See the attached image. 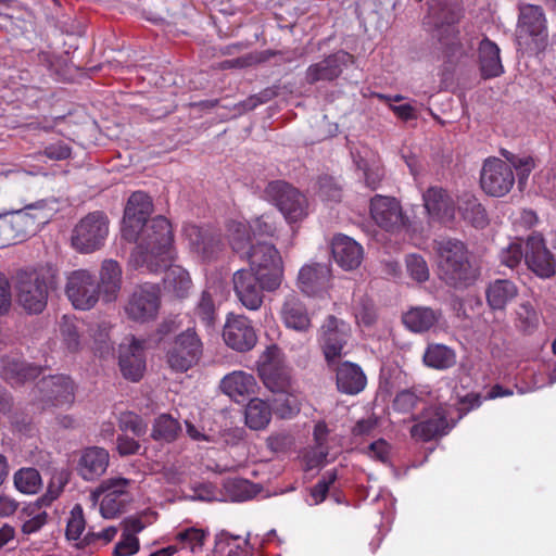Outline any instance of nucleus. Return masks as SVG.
Segmentation results:
<instances>
[{
    "instance_id": "nucleus-1",
    "label": "nucleus",
    "mask_w": 556,
    "mask_h": 556,
    "mask_svg": "<svg viewBox=\"0 0 556 556\" xmlns=\"http://www.w3.org/2000/svg\"><path fill=\"white\" fill-rule=\"evenodd\" d=\"M173 241L172 226L165 217L150 219L139 230L130 263L134 267L146 268L150 273L162 271L175 260Z\"/></svg>"
},
{
    "instance_id": "nucleus-2",
    "label": "nucleus",
    "mask_w": 556,
    "mask_h": 556,
    "mask_svg": "<svg viewBox=\"0 0 556 556\" xmlns=\"http://www.w3.org/2000/svg\"><path fill=\"white\" fill-rule=\"evenodd\" d=\"M433 250L437 254L438 277L446 286L464 290L477 281L480 271L470 261L464 242L451 238L434 240Z\"/></svg>"
},
{
    "instance_id": "nucleus-3",
    "label": "nucleus",
    "mask_w": 556,
    "mask_h": 556,
    "mask_svg": "<svg viewBox=\"0 0 556 556\" xmlns=\"http://www.w3.org/2000/svg\"><path fill=\"white\" fill-rule=\"evenodd\" d=\"M59 271L52 265L24 268L14 276L17 303L29 314H40L47 306L50 291L55 290Z\"/></svg>"
},
{
    "instance_id": "nucleus-4",
    "label": "nucleus",
    "mask_w": 556,
    "mask_h": 556,
    "mask_svg": "<svg viewBox=\"0 0 556 556\" xmlns=\"http://www.w3.org/2000/svg\"><path fill=\"white\" fill-rule=\"evenodd\" d=\"M46 201L26 205L22 210L0 213V245L7 247L23 241L35 233L39 225L49 220Z\"/></svg>"
},
{
    "instance_id": "nucleus-5",
    "label": "nucleus",
    "mask_w": 556,
    "mask_h": 556,
    "mask_svg": "<svg viewBox=\"0 0 556 556\" xmlns=\"http://www.w3.org/2000/svg\"><path fill=\"white\" fill-rule=\"evenodd\" d=\"M464 15L459 0H430L424 24L432 38L444 46L456 43L459 30L457 24Z\"/></svg>"
},
{
    "instance_id": "nucleus-6",
    "label": "nucleus",
    "mask_w": 556,
    "mask_h": 556,
    "mask_svg": "<svg viewBox=\"0 0 556 556\" xmlns=\"http://www.w3.org/2000/svg\"><path fill=\"white\" fill-rule=\"evenodd\" d=\"M244 257L250 265L248 270L258 275L260 282L267 291H275L280 287L283 278V263L274 244L260 241L251 245Z\"/></svg>"
},
{
    "instance_id": "nucleus-7",
    "label": "nucleus",
    "mask_w": 556,
    "mask_h": 556,
    "mask_svg": "<svg viewBox=\"0 0 556 556\" xmlns=\"http://www.w3.org/2000/svg\"><path fill=\"white\" fill-rule=\"evenodd\" d=\"M257 371L264 386L273 393L292 391L291 370L281 350L271 344L260 355Z\"/></svg>"
},
{
    "instance_id": "nucleus-8",
    "label": "nucleus",
    "mask_w": 556,
    "mask_h": 556,
    "mask_svg": "<svg viewBox=\"0 0 556 556\" xmlns=\"http://www.w3.org/2000/svg\"><path fill=\"white\" fill-rule=\"evenodd\" d=\"M161 307V290L155 283L136 286L123 306L126 317L135 323L146 324L157 318Z\"/></svg>"
},
{
    "instance_id": "nucleus-9",
    "label": "nucleus",
    "mask_w": 556,
    "mask_h": 556,
    "mask_svg": "<svg viewBox=\"0 0 556 556\" xmlns=\"http://www.w3.org/2000/svg\"><path fill=\"white\" fill-rule=\"evenodd\" d=\"M265 194L290 224L301 222L308 215L306 197L286 181H270L265 188Z\"/></svg>"
},
{
    "instance_id": "nucleus-10",
    "label": "nucleus",
    "mask_w": 556,
    "mask_h": 556,
    "mask_svg": "<svg viewBox=\"0 0 556 556\" xmlns=\"http://www.w3.org/2000/svg\"><path fill=\"white\" fill-rule=\"evenodd\" d=\"M109 235V219L96 211L83 217L72 231V245L80 253H92L104 244Z\"/></svg>"
},
{
    "instance_id": "nucleus-11",
    "label": "nucleus",
    "mask_w": 556,
    "mask_h": 556,
    "mask_svg": "<svg viewBox=\"0 0 556 556\" xmlns=\"http://www.w3.org/2000/svg\"><path fill=\"white\" fill-rule=\"evenodd\" d=\"M129 484L130 481L126 478H109L91 491L90 500L93 505L100 502L102 517L112 519L125 510L129 502Z\"/></svg>"
},
{
    "instance_id": "nucleus-12",
    "label": "nucleus",
    "mask_w": 556,
    "mask_h": 556,
    "mask_svg": "<svg viewBox=\"0 0 556 556\" xmlns=\"http://www.w3.org/2000/svg\"><path fill=\"white\" fill-rule=\"evenodd\" d=\"M65 294L77 309L87 311L100 299V286L96 275L87 269H76L66 277Z\"/></svg>"
},
{
    "instance_id": "nucleus-13",
    "label": "nucleus",
    "mask_w": 556,
    "mask_h": 556,
    "mask_svg": "<svg viewBox=\"0 0 556 556\" xmlns=\"http://www.w3.org/2000/svg\"><path fill=\"white\" fill-rule=\"evenodd\" d=\"M351 326L343 319L329 315L319 328L318 342L329 366L342 356L351 337Z\"/></svg>"
},
{
    "instance_id": "nucleus-14",
    "label": "nucleus",
    "mask_w": 556,
    "mask_h": 556,
    "mask_svg": "<svg viewBox=\"0 0 556 556\" xmlns=\"http://www.w3.org/2000/svg\"><path fill=\"white\" fill-rule=\"evenodd\" d=\"M514 185V172L505 161L498 157H489L483 162L480 172V186L488 195L504 197Z\"/></svg>"
},
{
    "instance_id": "nucleus-15",
    "label": "nucleus",
    "mask_w": 556,
    "mask_h": 556,
    "mask_svg": "<svg viewBox=\"0 0 556 556\" xmlns=\"http://www.w3.org/2000/svg\"><path fill=\"white\" fill-rule=\"evenodd\" d=\"M202 355V342L193 329L178 334L167 352V363L176 371H187Z\"/></svg>"
},
{
    "instance_id": "nucleus-16",
    "label": "nucleus",
    "mask_w": 556,
    "mask_h": 556,
    "mask_svg": "<svg viewBox=\"0 0 556 556\" xmlns=\"http://www.w3.org/2000/svg\"><path fill=\"white\" fill-rule=\"evenodd\" d=\"M153 212L152 199L142 191L134 192L126 204L123 217L122 236L132 242L137 240L139 230L148 224V217Z\"/></svg>"
},
{
    "instance_id": "nucleus-17",
    "label": "nucleus",
    "mask_w": 556,
    "mask_h": 556,
    "mask_svg": "<svg viewBox=\"0 0 556 556\" xmlns=\"http://www.w3.org/2000/svg\"><path fill=\"white\" fill-rule=\"evenodd\" d=\"M370 215L386 231L395 232L405 226V216L400 202L393 197L376 194L370 200Z\"/></svg>"
},
{
    "instance_id": "nucleus-18",
    "label": "nucleus",
    "mask_w": 556,
    "mask_h": 556,
    "mask_svg": "<svg viewBox=\"0 0 556 556\" xmlns=\"http://www.w3.org/2000/svg\"><path fill=\"white\" fill-rule=\"evenodd\" d=\"M223 338L229 348L238 352H248L257 342L255 329L251 321L242 315L230 314L227 317L223 329Z\"/></svg>"
},
{
    "instance_id": "nucleus-19",
    "label": "nucleus",
    "mask_w": 556,
    "mask_h": 556,
    "mask_svg": "<svg viewBox=\"0 0 556 556\" xmlns=\"http://www.w3.org/2000/svg\"><path fill=\"white\" fill-rule=\"evenodd\" d=\"M233 290L241 304L250 309L257 311L264 301L266 288L260 282L258 275L248 269H239L232 276Z\"/></svg>"
},
{
    "instance_id": "nucleus-20",
    "label": "nucleus",
    "mask_w": 556,
    "mask_h": 556,
    "mask_svg": "<svg viewBox=\"0 0 556 556\" xmlns=\"http://www.w3.org/2000/svg\"><path fill=\"white\" fill-rule=\"evenodd\" d=\"M525 262L539 277L549 278L555 274L554 256L547 250L541 235H533L527 239Z\"/></svg>"
},
{
    "instance_id": "nucleus-21",
    "label": "nucleus",
    "mask_w": 556,
    "mask_h": 556,
    "mask_svg": "<svg viewBox=\"0 0 556 556\" xmlns=\"http://www.w3.org/2000/svg\"><path fill=\"white\" fill-rule=\"evenodd\" d=\"M352 55L344 51H337L323 60L311 64L305 72V80L309 85L319 81H332L343 72Z\"/></svg>"
},
{
    "instance_id": "nucleus-22",
    "label": "nucleus",
    "mask_w": 556,
    "mask_h": 556,
    "mask_svg": "<svg viewBox=\"0 0 556 556\" xmlns=\"http://www.w3.org/2000/svg\"><path fill=\"white\" fill-rule=\"evenodd\" d=\"M119 367L123 376L139 381L146 369L144 341L131 338L129 344L119 346Z\"/></svg>"
},
{
    "instance_id": "nucleus-23",
    "label": "nucleus",
    "mask_w": 556,
    "mask_h": 556,
    "mask_svg": "<svg viewBox=\"0 0 556 556\" xmlns=\"http://www.w3.org/2000/svg\"><path fill=\"white\" fill-rule=\"evenodd\" d=\"M109 464L110 454L104 447L89 446L80 452L77 472L85 481H96L106 472Z\"/></svg>"
},
{
    "instance_id": "nucleus-24",
    "label": "nucleus",
    "mask_w": 556,
    "mask_h": 556,
    "mask_svg": "<svg viewBox=\"0 0 556 556\" xmlns=\"http://www.w3.org/2000/svg\"><path fill=\"white\" fill-rule=\"evenodd\" d=\"M37 388L42 399L55 406L70 404L74 400V383L64 375L43 377L37 383Z\"/></svg>"
},
{
    "instance_id": "nucleus-25",
    "label": "nucleus",
    "mask_w": 556,
    "mask_h": 556,
    "mask_svg": "<svg viewBox=\"0 0 556 556\" xmlns=\"http://www.w3.org/2000/svg\"><path fill=\"white\" fill-rule=\"evenodd\" d=\"M330 277L331 269L328 264H306L299 271L298 285L303 293L313 296L328 288Z\"/></svg>"
},
{
    "instance_id": "nucleus-26",
    "label": "nucleus",
    "mask_w": 556,
    "mask_h": 556,
    "mask_svg": "<svg viewBox=\"0 0 556 556\" xmlns=\"http://www.w3.org/2000/svg\"><path fill=\"white\" fill-rule=\"evenodd\" d=\"M281 319L287 328L306 332L312 327V320L305 304L294 292L286 295L281 311Z\"/></svg>"
},
{
    "instance_id": "nucleus-27",
    "label": "nucleus",
    "mask_w": 556,
    "mask_h": 556,
    "mask_svg": "<svg viewBox=\"0 0 556 556\" xmlns=\"http://www.w3.org/2000/svg\"><path fill=\"white\" fill-rule=\"evenodd\" d=\"M443 319L441 308L414 306L402 315L404 326L414 333H425L434 329Z\"/></svg>"
},
{
    "instance_id": "nucleus-28",
    "label": "nucleus",
    "mask_w": 556,
    "mask_h": 556,
    "mask_svg": "<svg viewBox=\"0 0 556 556\" xmlns=\"http://www.w3.org/2000/svg\"><path fill=\"white\" fill-rule=\"evenodd\" d=\"M331 251L334 261L346 270L357 268L363 261L364 251L362 245L344 235L333 237Z\"/></svg>"
},
{
    "instance_id": "nucleus-29",
    "label": "nucleus",
    "mask_w": 556,
    "mask_h": 556,
    "mask_svg": "<svg viewBox=\"0 0 556 556\" xmlns=\"http://www.w3.org/2000/svg\"><path fill=\"white\" fill-rule=\"evenodd\" d=\"M448 428L445 412L442 408H432L426 412L425 419L414 425L410 435L424 442L444 435Z\"/></svg>"
},
{
    "instance_id": "nucleus-30",
    "label": "nucleus",
    "mask_w": 556,
    "mask_h": 556,
    "mask_svg": "<svg viewBox=\"0 0 556 556\" xmlns=\"http://www.w3.org/2000/svg\"><path fill=\"white\" fill-rule=\"evenodd\" d=\"M424 205L428 214L439 219H451L455 213L453 199L447 191L439 186L429 187L422 194Z\"/></svg>"
},
{
    "instance_id": "nucleus-31",
    "label": "nucleus",
    "mask_w": 556,
    "mask_h": 556,
    "mask_svg": "<svg viewBox=\"0 0 556 556\" xmlns=\"http://www.w3.org/2000/svg\"><path fill=\"white\" fill-rule=\"evenodd\" d=\"M338 390L354 395L362 392L367 383L363 369L355 363L343 362L336 368Z\"/></svg>"
},
{
    "instance_id": "nucleus-32",
    "label": "nucleus",
    "mask_w": 556,
    "mask_h": 556,
    "mask_svg": "<svg viewBox=\"0 0 556 556\" xmlns=\"http://www.w3.org/2000/svg\"><path fill=\"white\" fill-rule=\"evenodd\" d=\"M498 46L484 37L478 47V58L481 77L490 79L498 77L504 73Z\"/></svg>"
},
{
    "instance_id": "nucleus-33",
    "label": "nucleus",
    "mask_w": 556,
    "mask_h": 556,
    "mask_svg": "<svg viewBox=\"0 0 556 556\" xmlns=\"http://www.w3.org/2000/svg\"><path fill=\"white\" fill-rule=\"evenodd\" d=\"M98 282L103 301L106 303L115 301L122 287V268L119 264L114 260L103 261Z\"/></svg>"
},
{
    "instance_id": "nucleus-34",
    "label": "nucleus",
    "mask_w": 556,
    "mask_h": 556,
    "mask_svg": "<svg viewBox=\"0 0 556 556\" xmlns=\"http://www.w3.org/2000/svg\"><path fill=\"white\" fill-rule=\"evenodd\" d=\"M255 386V378L244 371H233L220 381L222 391L236 402H240L253 393Z\"/></svg>"
},
{
    "instance_id": "nucleus-35",
    "label": "nucleus",
    "mask_w": 556,
    "mask_h": 556,
    "mask_svg": "<svg viewBox=\"0 0 556 556\" xmlns=\"http://www.w3.org/2000/svg\"><path fill=\"white\" fill-rule=\"evenodd\" d=\"M163 278L164 289L177 299H185L192 289V280L189 273L178 265L169 264Z\"/></svg>"
},
{
    "instance_id": "nucleus-36",
    "label": "nucleus",
    "mask_w": 556,
    "mask_h": 556,
    "mask_svg": "<svg viewBox=\"0 0 556 556\" xmlns=\"http://www.w3.org/2000/svg\"><path fill=\"white\" fill-rule=\"evenodd\" d=\"M517 294L516 285L508 279H496L485 290L486 301L492 309H504Z\"/></svg>"
},
{
    "instance_id": "nucleus-37",
    "label": "nucleus",
    "mask_w": 556,
    "mask_h": 556,
    "mask_svg": "<svg viewBox=\"0 0 556 556\" xmlns=\"http://www.w3.org/2000/svg\"><path fill=\"white\" fill-rule=\"evenodd\" d=\"M424 364L432 369L446 370L455 366L456 352L441 343H429L422 356Z\"/></svg>"
},
{
    "instance_id": "nucleus-38",
    "label": "nucleus",
    "mask_w": 556,
    "mask_h": 556,
    "mask_svg": "<svg viewBox=\"0 0 556 556\" xmlns=\"http://www.w3.org/2000/svg\"><path fill=\"white\" fill-rule=\"evenodd\" d=\"M545 30V18L540 7L527 5L521 9L518 22V37L540 36Z\"/></svg>"
},
{
    "instance_id": "nucleus-39",
    "label": "nucleus",
    "mask_w": 556,
    "mask_h": 556,
    "mask_svg": "<svg viewBox=\"0 0 556 556\" xmlns=\"http://www.w3.org/2000/svg\"><path fill=\"white\" fill-rule=\"evenodd\" d=\"M458 211L463 218L476 228L488 225V214L475 194L465 192L458 198Z\"/></svg>"
},
{
    "instance_id": "nucleus-40",
    "label": "nucleus",
    "mask_w": 556,
    "mask_h": 556,
    "mask_svg": "<svg viewBox=\"0 0 556 556\" xmlns=\"http://www.w3.org/2000/svg\"><path fill=\"white\" fill-rule=\"evenodd\" d=\"M41 374V368L31 364L17 361H3L2 376L11 383H24L36 379Z\"/></svg>"
},
{
    "instance_id": "nucleus-41",
    "label": "nucleus",
    "mask_w": 556,
    "mask_h": 556,
    "mask_svg": "<svg viewBox=\"0 0 556 556\" xmlns=\"http://www.w3.org/2000/svg\"><path fill=\"white\" fill-rule=\"evenodd\" d=\"M180 431L181 427L177 419L162 414L154 419L151 438L157 442L170 443L178 438Z\"/></svg>"
},
{
    "instance_id": "nucleus-42",
    "label": "nucleus",
    "mask_w": 556,
    "mask_h": 556,
    "mask_svg": "<svg viewBox=\"0 0 556 556\" xmlns=\"http://www.w3.org/2000/svg\"><path fill=\"white\" fill-rule=\"evenodd\" d=\"M271 409L269 405L260 400L252 399L245 408V424L253 430L264 429L270 421Z\"/></svg>"
},
{
    "instance_id": "nucleus-43",
    "label": "nucleus",
    "mask_w": 556,
    "mask_h": 556,
    "mask_svg": "<svg viewBox=\"0 0 556 556\" xmlns=\"http://www.w3.org/2000/svg\"><path fill=\"white\" fill-rule=\"evenodd\" d=\"M16 489L25 494H35L42 485L40 473L37 469L27 467L21 468L14 473Z\"/></svg>"
},
{
    "instance_id": "nucleus-44",
    "label": "nucleus",
    "mask_w": 556,
    "mask_h": 556,
    "mask_svg": "<svg viewBox=\"0 0 556 556\" xmlns=\"http://www.w3.org/2000/svg\"><path fill=\"white\" fill-rule=\"evenodd\" d=\"M250 228L240 222H231L229 224V240L232 250L244 257L251 245Z\"/></svg>"
},
{
    "instance_id": "nucleus-45",
    "label": "nucleus",
    "mask_w": 556,
    "mask_h": 556,
    "mask_svg": "<svg viewBox=\"0 0 556 556\" xmlns=\"http://www.w3.org/2000/svg\"><path fill=\"white\" fill-rule=\"evenodd\" d=\"M193 315L205 327H212L216 320V305L210 290L205 289L194 306Z\"/></svg>"
},
{
    "instance_id": "nucleus-46",
    "label": "nucleus",
    "mask_w": 556,
    "mask_h": 556,
    "mask_svg": "<svg viewBox=\"0 0 556 556\" xmlns=\"http://www.w3.org/2000/svg\"><path fill=\"white\" fill-rule=\"evenodd\" d=\"M501 154L506 159V163L516 169L518 176V185L522 186L528 179L530 173L535 167V161L529 155H517L507 150H501Z\"/></svg>"
},
{
    "instance_id": "nucleus-47",
    "label": "nucleus",
    "mask_w": 556,
    "mask_h": 556,
    "mask_svg": "<svg viewBox=\"0 0 556 556\" xmlns=\"http://www.w3.org/2000/svg\"><path fill=\"white\" fill-rule=\"evenodd\" d=\"M71 478V472L66 468L61 469H54L52 472L48 491L47 493L41 497V502L46 504H50L52 501L59 497V495L62 493L64 486L68 483Z\"/></svg>"
},
{
    "instance_id": "nucleus-48",
    "label": "nucleus",
    "mask_w": 556,
    "mask_h": 556,
    "mask_svg": "<svg viewBox=\"0 0 556 556\" xmlns=\"http://www.w3.org/2000/svg\"><path fill=\"white\" fill-rule=\"evenodd\" d=\"M539 324V317L530 303H522L516 309V327L525 332H532Z\"/></svg>"
},
{
    "instance_id": "nucleus-49",
    "label": "nucleus",
    "mask_w": 556,
    "mask_h": 556,
    "mask_svg": "<svg viewBox=\"0 0 556 556\" xmlns=\"http://www.w3.org/2000/svg\"><path fill=\"white\" fill-rule=\"evenodd\" d=\"M277 394L278 397L274 400V410L279 417L291 418L300 412V402L292 391Z\"/></svg>"
},
{
    "instance_id": "nucleus-50",
    "label": "nucleus",
    "mask_w": 556,
    "mask_h": 556,
    "mask_svg": "<svg viewBox=\"0 0 556 556\" xmlns=\"http://www.w3.org/2000/svg\"><path fill=\"white\" fill-rule=\"evenodd\" d=\"M118 428L123 432H131L137 437H142L147 433L148 425L144 420L132 412H123L117 418Z\"/></svg>"
},
{
    "instance_id": "nucleus-51",
    "label": "nucleus",
    "mask_w": 556,
    "mask_h": 556,
    "mask_svg": "<svg viewBox=\"0 0 556 556\" xmlns=\"http://www.w3.org/2000/svg\"><path fill=\"white\" fill-rule=\"evenodd\" d=\"M60 331L63 344L70 352L76 353L83 348L80 333L77 326L72 320L63 317V320L60 325Z\"/></svg>"
},
{
    "instance_id": "nucleus-52",
    "label": "nucleus",
    "mask_w": 556,
    "mask_h": 556,
    "mask_svg": "<svg viewBox=\"0 0 556 556\" xmlns=\"http://www.w3.org/2000/svg\"><path fill=\"white\" fill-rule=\"evenodd\" d=\"M318 195L324 201L340 202L342 199V186L331 176H321L318 179Z\"/></svg>"
},
{
    "instance_id": "nucleus-53",
    "label": "nucleus",
    "mask_w": 556,
    "mask_h": 556,
    "mask_svg": "<svg viewBox=\"0 0 556 556\" xmlns=\"http://www.w3.org/2000/svg\"><path fill=\"white\" fill-rule=\"evenodd\" d=\"M407 273L417 282H425L429 279L430 271L427 262L421 255L409 254L405 260Z\"/></svg>"
},
{
    "instance_id": "nucleus-54",
    "label": "nucleus",
    "mask_w": 556,
    "mask_h": 556,
    "mask_svg": "<svg viewBox=\"0 0 556 556\" xmlns=\"http://www.w3.org/2000/svg\"><path fill=\"white\" fill-rule=\"evenodd\" d=\"M39 507L37 505H29L23 509V514L27 516H31L28 520L24 521L22 526V531L24 534H31L39 531L47 522V513L38 511Z\"/></svg>"
},
{
    "instance_id": "nucleus-55",
    "label": "nucleus",
    "mask_w": 556,
    "mask_h": 556,
    "mask_svg": "<svg viewBox=\"0 0 556 556\" xmlns=\"http://www.w3.org/2000/svg\"><path fill=\"white\" fill-rule=\"evenodd\" d=\"M85 526L86 521L84 518L83 507L77 504L72 508L70 518L67 520L66 538L74 541L80 539L85 530Z\"/></svg>"
},
{
    "instance_id": "nucleus-56",
    "label": "nucleus",
    "mask_w": 556,
    "mask_h": 556,
    "mask_svg": "<svg viewBox=\"0 0 556 556\" xmlns=\"http://www.w3.org/2000/svg\"><path fill=\"white\" fill-rule=\"evenodd\" d=\"M354 314L356 321L366 327L372 326L377 318L372 301L364 296L357 301L354 307Z\"/></svg>"
},
{
    "instance_id": "nucleus-57",
    "label": "nucleus",
    "mask_w": 556,
    "mask_h": 556,
    "mask_svg": "<svg viewBox=\"0 0 556 556\" xmlns=\"http://www.w3.org/2000/svg\"><path fill=\"white\" fill-rule=\"evenodd\" d=\"M208 532L203 529L188 528L177 534V540L190 545L192 553H197L204 545Z\"/></svg>"
},
{
    "instance_id": "nucleus-58",
    "label": "nucleus",
    "mask_w": 556,
    "mask_h": 556,
    "mask_svg": "<svg viewBox=\"0 0 556 556\" xmlns=\"http://www.w3.org/2000/svg\"><path fill=\"white\" fill-rule=\"evenodd\" d=\"M337 480L336 471H327L323 478L311 489V496L314 504H319L325 501L330 485Z\"/></svg>"
},
{
    "instance_id": "nucleus-59",
    "label": "nucleus",
    "mask_w": 556,
    "mask_h": 556,
    "mask_svg": "<svg viewBox=\"0 0 556 556\" xmlns=\"http://www.w3.org/2000/svg\"><path fill=\"white\" fill-rule=\"evenodd\" d=\"M254 485L245 479H235L228 484V490L232 494L235 501L243 502L250 500L254 495Z\"/></svg>"
},
{
    "instance_id": "nucleus-60",
    "label": "nucleus",
    "mask_w": 556,
    "mask_h": 556,
    "mask_svg": "<svg viewBox=\"0 0 556 556\" xmlns=\"http://www.w3.org/2000/svg\"><path fill=\"white\" fill-rule=\"evenodd\" d=\"M117 533V528L115 527H108L106 529H103L100 532H87L85 536L80 540V542L77 544L78 547H86L90 545H96L98 541H103L104 544L110 543L113 541Z\"/></svg>"
},
{
    "instance_id": "nucleus-61",
    "label": "nucleus",
    "mask_w": 556,
    "mask_h": 556,
    "mask_svg": "<svg viewBox=\"0 0 556 556\" xmlns=\"http://www.w3.org/2000/svg\"><path fill=\"white\" fill-rule=\"evenodd\" d=\"M419 396L412 390H403L399 392L393 401V407L401 413H409L416 408Z\"/></svg>"
},
{
    "instance_id": "nucleus-62",
    "label": "nucleus",
    "mask_w": 556,
    "mask_h": 556,
    "mask_svg": "<svg viewBox=\"0 0 556 556\" xmlns=\"http://www.w3.org/2000/svg\"><path fill=\"white\" fill-rule=\"evenodd\" d=\"M522 258H525V252L519 242L510 243L501 253V262L509 268L518 266Z\"/></svg>"
},
{
    "instance_id": "nucleus-63",
    "label": "nucleus",
    "mask_w": 556,
    "mask_h": 556,
    "mask_svg": "<svg viewBox=\"0 0 556 556\" xmlns=\"http://www.w3.org/2000/svg\"><path fill=\"white\" fill-rule=\"evenodd\" d=\"M139 540L130 533H123L122 540L115 545V556H130L139 551Z\"/></svg>"
},
{
    "instance_id": "nucleus-64",
    "label": "nucleus",
    "mask_w": 556,
    "mask_h": 556,
    "mask_svg": "<svg viewBox=\"0 0 556 556\" xmlns=\"http://www.w3.org/2000/svg\"><path fill=\"white\" fill-rule=\"evenodd\" d=\"M249 228L257 236L273 237L276 231L275 223L268 215H262L256 217L250 224Z\"/></svg>"
}]
</instances>
